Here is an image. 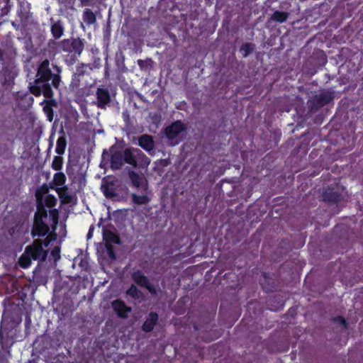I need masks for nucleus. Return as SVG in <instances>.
I'll list each match as a JSON object with an SVG mask.
<instances>
[{
	"label": "nucleus",
	"instance_id": "nucleus-1",
	"mask_svg": "<svg viewBox=\"0 0 363 363\" xmlns=\"http://www.w3.org/2000/svg\"><path fill=\"white\" fill-rule=\"evenodd\" d=\"M61 77L59 74H54L50 68V61L43 60L38 66L33 84H30L29 91L35 96L42 94L46 99L53 97L52 86L58 89Z\"/></svg>",
	"mask_w": 363,
	"mask_h": 363
},
{
	"label": "nucleus",
	"instance_id": "nucleus-2",
	"mask_svg": "<svg viewBox=\"0 0 363 363\" xmlns=\"http://www.w3.org/2000/svg\"><path fill=\"white\" fill-rule=\"evenodd\" d=\"M52 45H57L59 52L67 53L65 62L68 65H73L84 50V40L79 38H71L64 39L59 43L50 40L48 46L52 48Z\"/></svg>",
	"mask_w": 363,
	"mask_h": 363
},
{
	"label": "nucleus",
	"instance_id": "nucleus-3",
	"mask_svg": "<svg viewBox=\"0 0 363 363\" xmlns=\"http://www.w3.org/2000/svg\"><path fill=\"white\" fill-rule=\"evenodd\" d=\"M109 150L110 154L106 150H104L100 167L106 168V166L108 164V161L109 160L110 167L112 169L117 170L121 169L124 163L123 154L121 151L117 150L114 145L111 146Z\"/></svg>",
	"mask_w": 363,
	"mask_h": 363
},
{
	"label": "nucleus",
	"instance_id": "nucleus-4",
	"mask_svg": "<svg viewBox=\"0 0 363 363\" xmlns=\"http://www.w3.org/2000/svg\"><path fill=\"white\" fill-rule=\"evenodd\" d=\"M25 250L33 260L45 261L48 255V250L42 247V240L39 238L34 239L31 245L26 247Z\"/></svg>",
	"mask_w": 363,
	"mask_h": 363
},
{
	"label": "nucleus",
	"instance_id": "nucleus-5",
	"mask_svg": "<svg viewBox=\"0 0 363 363\" xmlns=\"http://www.w3.org/2000/svg\"><path fill=\"white\" fill-rule=\"evenodd\" d=\"M131 279L136 284L146 289L151 294H156L155 287L150 283L149 279L141 270L134 271L131 274Z\"/></svg>",
	"mask_w": 363,
	"mask_h": 363
},
{
	"label": "nucleus",
	"instance_id": "nucleus-6",
	"mask_svg": "<svg viewBox=\"0 0 363 363\" xmlns=\"http://www.w3.org/2000/svg\"><path fill=\"white\" fill-rule=\"evenodd\" d=\"M101 189L106 199H113L118 196L116 189V181L104 177L101 181Z\"/></svg>",
	"mask_w": 363,
	"mask_h": 363
},
{
	"label": "nucleus",
	"instance_id": "nucleus-7",
	"mask_svg": "<svg viewBox=\"0 0 363 363\" xmlns=\"http://www.w3.org/2000/svg\"><path fill=\"white\" fill-rule=\"evenodd\" d=\"M50 230L49 225L44 220H33L30 235L34 239L36 237L40 239V238L45 237L48 234Z\"/></svg>",
	"mask_w": 363,
	"mask_h": 363
},
{
	"label": "nucleus",
	"instance_id": "nucleus-8",
	"mask_svg": "<svg viewBox=\"0 0 363 363\" xmlns=\"http://www.w3.org/2000/svg\"><path fill=\"white\" fill-rule=\"evenodd\" d=\"M96 102L95 104L101 109H105L111 101V94L107 89L99 87L96 91Z\"/></svg>",
	"mask_w": 363,
	"mask_h": 363
},
{
	"label": "nucleus",
	"instance_id": "nucleus-9",
	"mask_svg": "<svg viewBox=\"0 0 363 363\" xmlns=\"http://www.w3.org/2000/svg\"><path fill=\"white\" fill-rule=\"evenodd\" d=\"M112 308L117 315L121 318H126L132 309L121 299L114 300L111 303Z\"/></svg>",
	"mask_w": 363,
	"mask_h": 363
},
{
	"label": "nucleus",
	"instance_id": "nucleus-10",
	"mask_svg": "<svg viewBox=\"0 0 363 363\" xmlns=\"http://www.w3.org/2000/svg\"><path fill=\"white\" fill-rule=\"evenodd\" d=\"M128 177L131 182L132 185L138 189H143L146 190L147 188V180L145 177L142 174H139L138 173L130 170L128 172Z\"/></svg>",
	"mask_w": 363,
	"mask_h": 363
},
{
	"label": "nucleus",
	"instance_id": "nucleus-11",
	"mask_svg": "<svg viewBox=\"0 0 363 363\" xmlns=\"http://www.w3.org/2000/svg\"><path fill=\"white\" fill-rule=\"evenodd\" d=\"M182 133V121H177L164 128V134L169 140L176 138Z\"/></svg>",
	"mask_w": 363,
	"mask_h": 363
},
{
	"label": "nucleus",
	"instance_id": "nucleus-12",
	"mask_svg": "<svg viewBox=\"0 0 363 363\" xmlns=\"http://www.w3.org/2000/svg\"><path fill=\"white\" fill-rule=\"evenodd\" d=\"M159 315L156 312H150L142 325V330L145 333H150L157 325Z\"/></svg>",
	"mask_w": 363,
	"mask_h": 363
},
{
	"label": "nucleus",
	"instance_id": "nucleus-13",
	"mask_svg": "<svg viewBox=\"0 0 363 363\" xmlns=\"http://www.w3.org/2000/svg\"><path fill=\"white\" fill-rule=\"evenodd\" d=\"M138 144L150 154H152L151 152H154L155 141L152 135L147 134L141 135L138 139Z\"/></svg>",
	"mask_w": 363,
	"mask_h": 363
},
{
	"label": "nucleus",
	"instance_id": "nucleus-14",
	"mask_svg": "<svg viewBox=\"0 0 363 363\" xmlns=\"http://www.w3.org/2000/svg\"><path fill=\"white\" fill-rule=\"evenodd\" d=\"M103 239L106 242V245H111L112 243L116 245L121 244L119 235L105 227L103 228Z\"/></svg>",
	"mask_w": 363,
	"mask_h": 363
},
{
	"label": "nucleus",
	"instance_id": "nucleus-15",
	"mask_svg": "<svg viewBox=\"0 0 363 363\" xmlns=\"http://www.w3.org/2000/svg\"><path fill=\"white\" fill-rule=\"evenodd\" d=\"M138 148H126L123 152L124 162L136 167V157Z\"/></svg>",
	"mask_w": 363,
	"mask_h": 363
},
{
	"label": "nucleus",
	"instance_id": "nucleus-16",
	"mask_svg": "<svg viewBox=\"0 0 363 363\" xmlns=\"http://www.w3.org/2000/svg\"><path fill=\"white\" fill-rule=\"evenodd\" d=\"M50 32L54 38L53 40L60 39L65 32L62 22L60 20L52 22L50 26Z\"/></svg>",
	"mask_w": 363,
	"mask_h": 363
},
{
	"label": "nucleus",
	"instance_id": "nucleus-17",
	"mask_svg": "<svg viewBox=\"0 0 363 363\" xmlns=\"http://www.w3.org/2000/svg\"><path fill=\"white\" fill-rule=\"evenodd\" d=\"M137 64L140 69L143 72H150L153 67L154 61L152 58L147 57L145 60L139 59L137 60Z\"/></svg>",
	"mask_w": 363,
	"mask_h": 363
},
{
	"label": "nucleus",
	"instance_id": "nucleus-18",
	"mask_svg": "<svg viewBox=\"0 0 363 363\" xmlns=\"http://www.w3.org/2000/svg\"><path fill=\"white\" fill-rule=\"evenodd\" d=\"M332 99L333 96L330 92H322L315 96V100L319 106L328 104Z\"/></svg>",
	"mask_w": 363,
	"mask_h": 363
},
{
	"label": "nucleus",
	"instance_id": "nucleus-19",
	"mask_svg": "<svg viewBox=\"0 0 363 363\" xmlns=\"http://www.w3.org/2000/svg\"><path fill=\"white\" fill-rule=\"evenodd\" d=\"M82 18L84 22L88 26L93 25L96 22V16L90 9H85L84 10Z\"/></svg>",
	"mask_w": 363,
	"mask_h": 363
},
{
	"label": "nucleus",
	"instance_id": "nucleus-20",
	"mask_svg": "<svg viewBox=\"0 0 363 363\" xmlns=\"http://www.w3.org/2000/svg\"><path fill=\"white\" fill-rule=\"evenodd\" d=\"M150 201L149 196L146 194L139 195L135 193L131 194V201L135 205H146Z\"/></svg>",
	"mask_w": 363,
	"mask_h": 363
},
{
	"label": "nucleus",
	"instance_id": "nucleus-21",
	"mask_svg": "<svg viewBox=\"0 0 363 363\" xmlns=\"http://www.w3.org/2000/svg\"><path fill=\"white\" fill-rule=\"evenodd\" d=\"M48 217V211L42 202H38L37 211L35 213L33 220H43Z\"/></svg>",
	"mask_w": 363,
	"mask_h": 363
},
{
	"label": "nucleus",
	"instance_id": "nucleus-22",
	"mask_svg": "<svg viewBox=\"0 0 363 363\" xmlns=\"http://www.w3.org/2000/svg\"><path fill=\"white\" fill-rule=\"evenodd\" d=\"M150 163V159L140 149H138V154H137L136 157V167H139L145 168L147 167Z\"/></svg>",
	"mask_w": 363,
	"mask_h": 363
},
{
	"label": "nucleus",
	"instance_id": "nucleus-23",
	"mask_svg": "<svg viewBox=\"0 0 363 363\" xmlns=\"http://www.w3.org/2000/svg\"><path fill=\"white\" fill-rule=\"evenodd\" d=\"M59 197L64 203H69L72 201V196L68 194V188L66 186L56 189Z\"/></svg>",
	"mask_w": 363,
	"mask_h": 363
},
{
	"label": "nucleus",
	"instance_id": "nucleus-24",
	"mask_svg": "<svg viewBox=\"0 0 363 363\" xmlns=\"http://www.w3.org/2000/svg\"><path fill=\"white\" fill-rule=\"evenodd\" d=\"M33 260L29 255L26 254V251L21 255L18 259V264L23 269H26L29 267L31 264V261Z\"/></svg>",
	"mask_w": 363,
	"mask_h": 363
},
{
	"label": "nucleus",
	"instance_id": "nucleus-25",
	"mask_svg": "<svg viewBox=\"0 0 363 363\" xmlns=\"http://www.w3.org/2000/svg\"><path fill=\"white\" fill-rule=\"evenodd\" d=\"M67 146V140L64 136H60L58 138L56 143L55 152L59 155H63L65 151V148Z\"/></svg>",
	"mask_w": 363,
	"mask_h": 363
},
{
	"label": "nucleus",
	"instance_id": "nucleus-26",
	"mask_svg": "<svg viewBox=\"0 0 363 363\" xmlns=\"http://www.w3.org/2000/svg\"><path fill=\"white\" fill-rule=\"evenodd\" d=\"M66 182L65 174L62 172H57L54 174L52 184L56 186H64Z\"/></svg>",
	"mask_w": 363,
	"mask_h": 363
},
{
	"label": "nucleus",
	"instance_id": "nucleus-27",
	"mask_svg": "<svg viewBox=\"0 0 363 363\" xmlns=\"http://www.w3.org/2000/svg\"><path fill=\"white\" fill-rule=\"evenodd\" d=\"M88 69L90 70L92 69L91 65H85L82 63L77 65L76 67V72H74V77H79L84 76L85 74L87 73Z\"/></svg>",
	"mask_w": 363,
	"mask_h": 363
},
{
	"label": "nucleus",
	"instance_id": "nucleus-28",
	"mask_svg": "<svg viewBox=\"0 0 363 363\" xmlns=\"http://www.w3.org/2000/svg\"><path fill=\"white\" fill-rule=\"evenodd\" d=\"M288 17H289L288 13L276 11L272 14L271 19L276 22L284 23L287 20Z\"/></svg>",
	"mask_w": 363,
	"mask_h": 363
},
{
	"label": "nucleus",
	"instance_id": "nucleus-29",
	"mask_svg": "<svg viewBox=\"0 0 363 363\" xmlns=\"http://www.w3.org/2000/svg\"><path fill=\"white\" fill-rule=\"evenodd\" d=\"M63 159L60 156H55L51 167L54 170L59 171L62 168Z\"/></svg>",
	"mask_w": 363,
	"mask_h": 363
},
{
	"label": "nucleus",
	"instance_id": "nucleus-30",
	"mask_svg": "<svg viewBox=\"0 0 363 363\" xmlns=\"http://www.w3.org/2000/svg\"><path fill=\"white\" fill-rule=\"evenodd\" d=\"M126 294L133 298H138L139 290L135 285L131 284L130 286L127 289Z\"/></svg>",
	"mask_w": 363,
	"mask_h": 363
},
{
	"label": "nucleus",
	"instance_id": "nucleus-31",
	"mask_svg": "<svg viewBox=\"0 0 363 363\" xmlns=\"http://www.w3.org/2000/svg\"><path fill=\"white\" fill-rule=\"evenodd\" d=\"M57 203V199L55 196L48 194L45 199V205L48 208L54 207Z\"/></svg>",
	"mask_w": 363,
	"mask_h": 363
},
{
	"label": "nucleus",
	"instance_id": "nucleus-32",
	"mask_svg": "<svg viewBox=\"0 0 363 363\" xmlns=\"http://www.w3.org/2000/svg\"><path fill=\"white\" fill-rule=\"evenodd\" d=\"M43 111L46 114L48 121L51 122L53 119V116H54V111H53V109L51 107V106H49L48 104L45 105L43 107Z\"/></svg>",
	"mask_w": 363,
	"mask_h": 363
},
{
	"label": "nucleus",
	"instance_id": "nucleus-33",
	"mask_svg": "<svg viewBox=\"0 0 363 363\" xmlns=\"http://www.w3.org/2000/svg\"><path fill=\"white\" fill-rule=\"evenodd\" d=\"M51 256L55 261H57L60 259V248L59 247H55L51 251Z\"/></svg>",
	"mask_w": 363,
	"mask_h": 363
},
{
	"label": "nucleus",
	"instance_id": "nucleus-34",
	"mask_svg": "<svg viewBox=\"0 0 363 363\" xmlns=\"http://www.w3.org/2000/svg\"><path fill=\"white\" fill-rule=\"evenodd\" d=\"M252 50V45L250 43L245 44L241 48V51L244 52V55L246 56Z\"/></svg>",
	"mask_w": 363,
	"mask_h": 363
},
{
	"label": "nucleus",
	"instance_id": "nucleus-35",
	"mask_svg": "<svg viewBox=\"0 0 363 363\" xmlns=\"http://www.w3.org/2000/svg\"><path fill=\"white\" fill-rule=\"evenodd\" d=\"M45 238L44 240H42V247H47L49 246L51 242L54 241L53 238H48L47 236H45Z\"/></svg>",
	"mask_w": 363,
	"mask_h": 363
},
{
	"label": "nucleus",
	"instance_id": "nucleus-36",
	"mask_svg": "<svg viewBox=\"0 0 363 363\" xmlns=\"http://www.w3.org/2000/svg\"><path fill=\"white\" fill-rule=\"evenodd\" d=\"M106 247L107 248L108 255L109 257L111 259H116V254L113 251V246L106 245Z\"/></svg>",
	"mask_w": 363,
	"mask_h": 363
},
{
	"label": "nucleus",
	"instance_id": "nucleus-37",
	"mask_svg": "<svg viewBox=\"0 0 363 363\" xmlns=\"http://www.w3.org/2000/svg\"><path fill=\"white\" fill-rule=\"evenodd\" d=\"M335 321L340 323L341 325H342L344 327H345V324H346V321L345 320V318H343L342 317H337L335 319Z\"/></svg>",
	"mask_w": 363,
	"mask_h": 363
},
{
	"label": "nucleus",
	"instance_id": "nucleus-38",
	"mask_svg": "<svg viewBox=\"0 0 363 363\" xmlns=\"http://www.w3.org/2000/svg\"><path fill=\"white\" fill-rule=\"evenodd\" d=\"M81 2L82 6H89L91 4V0H79Z\"/></svg>",
	"mask_w": 363,
	"mask_h": 363
},
{
	"label": "nucleus",
	"instance_id": "nucleus-39",
	"mask_svg": "<svg viewBox=\"0 0 363 363\" xmlns=\"http://www.w3.org/2000/svg\"><path fill=\"white\" fill-rule=\"evenodd\" d=\"M50 213L52 215V216L53 217V218H56L57 219V217H58V211L57 209H53V210H51L50 211Z\"/></svg>",
	"mask_w": 363,
	"mask_h": 363
},
{
	"label": "nucleus",
	"instance_id": "nucleus-40",
	"mask_svg": "<svg viewBox=\"0 0 363 363\" xmlns=\"http://www.w3.org/2000/svg\"><path fill=\"white\" fill-rule=\"evenodd\" d=\"M45 236H47L48 238H54V241L56 240L57 238V235L55 233H50V231H49V233L47 234Z\"/></svg>",
	"mask_w": 363,
	"mask_h": 363
},
{
	"label": "nucleus",
	"instance_id": "nucleus-41",
	"mask_svg": "<svg viewBox=\"0 0 363 363\" xmlns=\"http://www.w3.org/2000/svg\"><path fill=\"white\" fill-rule=\"evenodd\" d=\"M93 230H94V227L91 226L89 230V232L87 233V238H90L91 237H92Z\"/></svg>",
	"mask_w": 363,
	"mask_h": 363
},
{
	"label": "nucleus",
	"instance_id": "nucleus-42",
	"mask_svg": "<svg viewBox=\"0 0 363 363\" xmlns=\"http://www.w3.org/2000/svg\"><path fill=\"white\" fill-rule=\"evenodd\" d=\"M182 302V298H179L177 301V303L179 304Z\"/></svg>",
	"mask_w": 363,
	"mask_h": 363
},
{
	"label": "nucleus",
	"instance_id": "nucleus-43",
	"mask_svg": "<svg viewBox=\"0 0 363 363\" xmlns=\"http://www.w3.org/2000/svg\"><path fill=\"white\" fill-rule=\"evenodd\" d=\"M1 59H2V52H1V50H0V60H1Z\"/></svg>",
	"mask_w": 363,
	"mask_h": 363
},
{
	"label": "nucleus",
	"instance_id": "nucleus-44",
	"mask_svg": "<svg viewBox=\"0 0 363 363\" xmlns=\"http://www.w3.org/2000/svg\"><path fill=\"white\" fill-rule=\"evenodd\" d=\"M180 106H181L180 104L177 105V108H179Z\"/></svg>",
	"mask_w": 363,
	"mask_h": 363
}]
</instances>
